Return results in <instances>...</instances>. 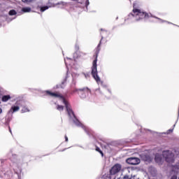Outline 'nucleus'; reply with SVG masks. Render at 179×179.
<instances>
[{
  "label": "nucleus",
  "instance_id": "1",
  "mask_svg": "<svg viewBox=\"0 0 179 179\" xmlns=\"http://www.w3.org/2000/svg\"><path fill=\"white\" fill-rule=\"evenodd\" d=\"M101 45V40L100 41L96 50V58L93 61L92 67V78L96 80L97 83L101 82L100 77H99V74L97 73V57H99V53L100 52V47Z\"/></svg>",
  "mask_w": 179,
  "mask_h": 179
},
{
  "label": "nucleus",
  "instance_id": "2",
  "mask_svg": "<svg viewBox=\"0 0 179 179\" xmlns=\"http://www.w3.org/2000/svg\"><path fill=\"white\" fill-rule=\"evenodd\" d=\"M130 15L134 16V17H136V20H141V19H146L149 17V14L145 12H142L138 8H134L133 13H131Z\"/></svg>",
  "mask_w": 179,
  "mask_h": 179
},
{
  "label": "nucleus",
  "instance_id": "3",
  "mask_svg": "<svg viewBox=\"0 0 179 179\" xmlns=\"http://www.w3.org/2000/svg\"><path fill=\"white\" fill-rule=\"evenodd\" d=\"M162 155L167 163L174 162V154L169 150L163 151Z\"/></svg>",
  "mask_w": 179,
  "mask_h": 179
},
{
  "label": "nucleus",
  "instance_id": "4",
  "mask_svg": "<svg viewBox=\"0 0 179 179\" xmlns=\"http://www.w3.org/2000/svg\"><path fill=\"white\" fill-rule=\"evenodd\" d=\"M63 103L65 105L69 117H70V118H72V117H73V118H76V116L73 113V110H72V108H71V105L68 103V102L66 101V100H65V99H63Z\"/></svg>",
  "mask_w": 179,
  "mask_h": 179
},
{
  "label": "nucleus",
  "instance_id": "5",
  "mask_svg": "<svg viewBox=\"0 0 179 179\" xmlns=\"http://www.w3.org/2000/svg\"><path fill=\"white\" fill-rule=\"evenodd\" d=\"M126 163L131 166H136L141 163V159L138 157H129L126 159Z\"/></svg>",
  "mask_w": 179,
  "mask_h": 179
},
{
  "label": "nucleus",
  "instance_id": "6",
  "mask_svg": "<svg viewBox=\"0 0 179 179\" xmlns=\"http://www.w3.org/2000/svg\"><path fill=\"white\" fill-rule=\"evenodd\" d=\"M121 169H122V166L120 164H116L111 168L110 173L112 176H114L117 174V173H120V171H121Z\"/></svg>",
  "mask_w": 179,
  "mask_h": 179
},
{
  "label": "nucleus",
  "instance_id": "7",
  "mask_svg": "<svg viewBox=\"0 0 179 179\" xmlns=\"http://www.w3.org/2000/svg\"><path fill=\"white\" fill-rule=\"evenodd\" d=\"M74 92H83L84 93H85V94H83L81 96L82 99H85L86 94H89V93H92V91L90 90V89H89V87L80 88L78 90H76Z\"/></svg>",
  "mask_w": 179,
  "mask_h": 179
},
{
  "label": "nucleus",
  "instance_id": "8",
  "mask_svg": "<svg viewBox=\"0 0 179 179\" xmlns=\"http://www.w3.org/2000/svg\"><path fill=\"white\" fill-rule=\"evenodd\" d=\"M74 118H75V120H73L74 124H76L77 127H82V128H83L85 132H87V134H89V132H87V129L86 128V127L83 126V124H82V123H80V122H79V120L76 117H74Z\"/></svg>",
  "mask_w": 179,
  "mask_h": 179
},
{
  "label": "nucleus",
  "instance_id": "9",
  "mask_svg": "<svg viewBox=\"0 0 179 179\" xmlns=\"http://www.w3.org/2000/svg\"><path fill=\"white\" fill-rule=\"evenodd\" d=\"M46 93H47V94H49L52 97H59L60 99H62V100H64V99H65V98H64V96H62V95H61L59 94L51 92L50 91H46Z\"/></svg>",
  "mask_w": 179,
  "mask_h": 179
},
{
  "label": "nucleus",
  "instance_id": "10",
  "mask_svg": "<svg viewBox=\"0 0 179 179\" xmlns=\"http://www.w3.org/2000/svg\"><path fill=\"white\" fill-rule=\"evenodd\" d=\"M141 159L143 162H147L148 163H150V162H152V158L148 155H142Z\"/></svg>",
  "mask_w": 179,
  "mask_h": 179
},
{
  "label": "nucleus",
  "instance_id": "11",
  "mask_svg": "<svg viewBox=\"0 0 179 179\" xmlns=\"http://www.w3.org/2000/svg\"><path fill=\"white\" fill-rule=\"evenodd\" d=\"M22 11L24 12V13H27L31 12V8L24 7V8H22Z\"/></svg>",
  "mask_w": 179,
  "mask_h": 179
},
{
  "label": "nucleus",
  "instance_id": "12",
  "mask_svg": "<svg viewBox=\"0 0 179 179\" xmlns=\"http://www.w3.org/2000/svg\"><path fill=\"white\" fill-rule=\"evenodd\" d=\"M8 100H10V95H4L2 96V101L6 102Z\"/></svg>",
  "mask_w": 179,
  "mask_h": 179
},
{
  "label": "nucleus",
  "instance_id": "13",
  "mask_svg": "<svg viewBox=\"0 0 179 179\" xmlns=\"http://www.w3.org/2000/svg\"><path fill=\"white\" fill-rule=\"evenodd\" d=\"M20 108L19 106H12L11 110H13V113H16V111H19Z\"/></svg>",
  "mask_w": 179,
  "mask_h": 179
},
{
  "label": "nucleus",
  "instance_id": "14",
  "mask_svg": "<svg viewBox=\"0 0 179 179\" xmlns=\"http://www.w3.org/2000/svg\"><path fill=\"white\" fill-rule=\"evenodd\" d=\"M16 10H10L8 13V15H10V16H13L15 15H16Z\"/></svg>",
  "mask_w": 179,
  "mask_h": 179
},
{
  "label": "nucleus",
  "instance_id": "15",
  "mask_svg": "<svg viewBox=\"0 0 179 179\" xmlns=\"http://www.w3.org/2000/svg\"><path fill=\"white\" fill-rule=\"evenodd\" d=\"M57 110H58V111H64V106L57 105Z\"/></svg>",
  "mask_w": 179,
  "mask_h": 179
},
{
  "label": "nucleus",
  "instance_id": "16",
  "mask_svg": "<svg viewBox=\"0 0 179 179\" xmlns=\"http://www.w3.org/2000/svg\"><path fill=\"white\" fill-rule=\"evenodd\" d=\"M22 113H29V111H30V110H29V108H26V107H24L22 109Z\"/></svg>",
  "mask_w": 179,
  "mask_h": 179
},
{
  "label": "nucleus",
  "instance_id": "17",
  "mask_svg": "<svg viewBox=\"0 0 179 179\" xmlns=\"http://www.w3.org/2000/svg\"><path fill=\"white\" fill-rule=\"evenodd\" d=\"M48 9V6H45L41 8V12H44L45 10H47Z\"/></svg>",
  "mask_w": 179,
  "mask_h": 179
},
{
  "label": "nucleus",
  "instance_id": "18",
  "mask_svg": "<svg viewBox=\"0 0 179 179\" xmlns=\"http://www.w3.org/2000/svg\"><path fill=\"white\" fill-rule=\"evenodd\" d=\"M89 4H90L89 0H87V1H85V5H86V6H89Z\"/></svg>",
  "mask_w": 179,
  "mask_h": 179
},
{
  "label": "nucleus",
  "instance_id": "19",
  "mask_svg": "<svg viewBox=\"0 0 179 179\" xmlns=\"http://www.w3.org/2000/svg\"><path fill=\"white\" fill-rule=\"evenodd\" d=\"M59 87H61L62 89L64 88V87H62V85H57L56 86V89H59Z\"/></svg>",
  "mask_w": 179,
  "mask_h": 179
},
{
  "label": "nucleus",
  "instance_id": "20",
  "mask_svg": "<svg viewBox=\"0 0 179 179\" xmlns=\"http://www.w3.org/2000/svg\"><path fill=\"white\" fill-rule=\"evenodd\" d=\"M23 2H31V0H22Z\"/></svg>",
  "mask_w": 179,
  "mask_h": 179
},
{
  "label": "nucleus",
  "instance_id": "21",
  "mask_svg": "<svg viewBox=\"0 0 179 179\" xmlns=\"http://www.w3.org/2000/svg\"><path fill=\"white\" fill-rule=\"evenodd\" d=\"M173 129H169L167 131V134H170V132H173Z\"/></svg>",
  "mask_w": 179,
  "mask_h": 179
},
{
  "label": "nucleus",
  "instance_id": "22",
  "mask_svg": "<svg viewBox=\"0 0 179 179\" xmlns=\"http://www.w3.org/2000/svg\"><path fill=\"white\" fill-rule=\"evenodd\" d=\"M96 152H100L101 150H100V148L96 147Z\"/></svg>",
  "mask_w": 179,
  "mask_h": 179
},
{
  "label": "nucleus",
  "instance_id": "23",
  "mask_svg": "<svg viewBox=\"0 0 179 179\" xmlns=\"http://www.w3.org/2000/svg\"><path fill=\"white\" fill-rule=\"evenodd\" d=\"M64 138H65V141L66 142H68V136H66V135L64 136Z\"/></svg>",
  "mask_w": 179,
  "mask_h": 179
},
{
  "label": "nucleus",
  "instance_id": "24",
  "mask_svg": "<svg viewBox=\"0 0 179 179\" xmlns=\"http://www.w3.org/2000/svg\"><path fill=\"white\" fill-rule=\"evenodd\" d=\"M99 152V153H100V154H101V156H103V151H101V150H100V151H98Z\"/></svg>",
  "mask_w": 179,
  "mask_h": 179
},
{
  "label": "nucleus",
  "instance_id": "25",
  "mask_svg": "<svg viewBox=\"0 0 179 179\" xmlns=\"http://www.w3.org/2000/svg\"><path fill=\"white\" fill-rule=\"evenodd\" d=\"M99 152V153H100V154H101V156H103V151H101V150H100V151H98Z\"/></svg>",
  "mask_w": 179,
  "mask_h": 179
},
{
  "label": "nucleus",
  "instance_id": "26",
  "mask_svg": "<svg viewBox=\"0 0 179 179\" xmlns=\"http://www.w3.org/2000/svg\"><path fill=\"white\" fill-rule=\"evenodd\" d=\"M99 152V153H100V154H101V156H103V151H101V150H100V151H98Z\"/></svg>",
  "mask_w": 179,
  "mask_h": 179
},
{
  "label": "nucleus",
  "instance_id": "27",
  "mask_svg": "<svg viewBox=\"0 0 179 179\" xmlns=\"http://www.w3.org/2000/svg\"><path fill=\"white\" fill-rule=\"evenodd\" d=\"M65 82H66V80H64L62 83V85H64V84H65Z\"/></svg>",
  "mask_w": 179,
  "mask_h": 179
},
{
  "label": "nucleus",
  "instance_id": "28",
  "mask_svg": "<svg viewBox=\"0 0 179 179\" xmlns=\"http://www.w3.org/2000/svg\"><path fill=\"white\" fill-rule=\"evenodd\" d=\"M0 114H2V108H0Z\"/></svg>",
  "mask_w": 179,
  "mask_h": 179
},
{
  "label": "nucleus",
  "instance_id": "29",
  "mask_svg": "<svg viewBox=\"0 0 179 179\" xmlns=\"http://www.w3.org/2000/svg\"><path fill=\"white\" fill-rule=\"evenodd\" d=\"M155 160H159V158L157 157V156L155 157Z\"/></svg>",
  "mask_w": 179,
  "mask_h": 179
},
{
  "label": "nucleus",
  "instance_id": "30",
  "mask_svg": "<svg viewBox=\"0 0 179 179\" xmlns=\"http://www.w3.org/2000/svg\"><path fill=\"white\" fill-rule=\"evenodd\" d=\"M9 131L10 133H12V130H10V127H9Z\"/></svg>",
  "mask_w": 179,
  "mask_h": 179
},
{
  "label": "nucleus",
  "instance_id": "31",
  "mask_svg": "<svg viewBox=\"0 0 179 179\" xmlns=\"http://www.w3.org/2000/svg\"><path fill=\"white\" fill-rule=\"evenodd\" d=\"M87 76H89V74H87V76L85 75V77H87Z\"/></svg>",
  "mask_w": 179,
  "mask_h": 179
},
{
  "label": "nucleus",
  "instance_id": "32",
  "mask_svg": "<svg viewBox=\"0 0 179 179\" xmlns=\"http://www.w3.org/2000/svg\"><path fill=\"white\" fill-rule=\"evenodd\" d=\"M87 76H89V74H87V76L85 75V77H87Z\"/></svg>",
  "mask_w": 179,
  "mask_h": 179
},
{
  "label": "nucleus",
  "instance_id": "33",
  "mask_svg": "<svg viewBox=\"0 0 179 179\" xmlns=\"http://www.w3.org/2000/svg\"><path fill=\"white\" fill-rule=\"evenodd\" d=\"M87 76H89V74H87V76L85 75V77H87Z\"/></svg>",
  "mask_w": 179,
  "mask_h": 179
},
{
  "label": "nucleus",
  "instance_id": "34",
  "mask_svg": "<svg viewBox=\"0 0 179 179\" xmlns=\"http://www.w3.org/2000/svg\"><path fill=\"white\" fill-rule=\"evenodd\" d=\"M101 40H103V36H101Z\"/></svg>",
  "mask_w": 179,
  "mask_h": 179
},
{
  "label": "nucleus",
  "instance_id": "35",
  "mask_svg": "<svg viewBox=\"0 0 179 179\" xmlns=\"http://www.w3.org/2000/svg\"><path fill=\"white\" fill-rule=\"evenodd\" d=\"M71 1H78V0H71Z\"/></svg>",
  "mask_w": 179,
  "mask_h": 179
}]
</instances>
